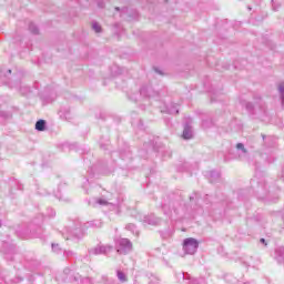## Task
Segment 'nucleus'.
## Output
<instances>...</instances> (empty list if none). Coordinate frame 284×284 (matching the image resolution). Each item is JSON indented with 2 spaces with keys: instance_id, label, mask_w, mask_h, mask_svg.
<instances>
[{
  "instance_id": "1",
  "label": "nucleus",
  "mask_w": 284,
  "mask_h": 284,
  "mask_svg": "<svg viewBox=\"0 0 284 284\" xmlns=\"http://www.w3.org/2000/svg\"><path fill=\"white\" fill-rule=\"evenodd\" d=\"M43 216L33 220L29 224L18 225L16 229V234L19 239H42L45 234V229H43Z\"/></svg>"
},
{
  "instance_id": "2",
  "label": "nucleus",
  "mask_w": 284,
  "mask_h": 284,
  "mask_svg": "<svg viewBox=\"0 0 284 284\" xmlns=\"http://www.w3.org/2000/svg\"><path fill=\"white\" fill-rule=\"evenodd\" d=\"M1 74H3V77H6L7 79H9V81L11 82H8V83H11V88H17V90H20L21 94L23 97H28L29 94L32 93V89L28 85H26L20 77L21 74H17V75H13L12 78H10V74H12V70L8 69L6 71H1Z\"/></svg>"
},
{
  "instance_id": "3",
  "label": "nucleus",
  "mask_w": 284,
  "mask_h": 284,
  "mask_svg": "<svg viewBox=\"0 0 284 284\" xmlns=\"http://www.w3.org/2000/svg\"><path fill=\"white\" fill-rule=\"evenodd\" d=\"M115 251L123 256L130 254V252H132V241L125 237L118 239L115 241Z\"/></svg>"
},
{
  "instance_id": "4",
  "label": "nucleus",
  "mask_w": 284,
  "mask_h": 284,
  "mask_svg": "<svg viewBox=\"0 0 284 284\" xmlns=\"http://www.w3.org/2000/svg\"><path fill=\"white\" fill-rule=\"evenodd\" d=\"M250 114H258V112H265V103L261 100V97L255 98V104L252 102H242Z\"/></svg>"
},
{
  "instance_id": "5",
  "label": "nucleus",
  "mask_w": 284,
  "mask_h": 284,
  "mask_svg": "<svg viewBox=\"0 0 284 284\" xmlns=\"http://www.w3.org/2000/svg\"><path fill=\"white\" fill-rule=\"evenodd\" d=\"M114 250V246L110 245V244H99L95 247L89 248V256H99L101 254H103L104 256H108L110 254V252H112Z\"/></svg>"
},
{
  "instance_id": "6",
  "label": "nucleus",
  "mask_w": 284,
  "mask_h": 284,
  "mask_svg": "<svg viewBox=\"0 0 284 284\" xmlns=\"http://www.w3.org/2000/svg\"><path fill=\"white\" fill-rule=\"evenodd\" d=\"M199 250V241L194 237H187L183 241V252L186 254H196Z\"/></svg>"
},
{
  "instance_id": "7",
  "label": "nucleus",
  "mask_w": 284,
  "mask_h": 284,
  "mask_svg": "<svg viewBox=\"0 0 284 284\" xmlns=\"http://www.w3.org/2000/svg\"><path fill=\"white\" fill-rule=\"evenodd\" d=\"M60 278L63 281H69V283L79 284V281H81V275L79 273H72V270L67 267L63 270Z\"/></svg>"
},
{
  "instance_id": "8",
  "label": "nucleus",
  "mask_w": 284,
  "mask_h": 284,
  "mask_svg": "<svg viewBox=\"0 0 284 284\" xmlns=\"http://www.w3.org/2000/svg\"><path fill=\"white\" fill-rule=\"evenodd\" d=\"M193 136H194V131L192 130V120L189 118L184 124L182 138L187 141L190 139H193Z\"/></svg>"
},
{
  "instance_id": "9",
  "label": "nucleus",
  "mask_w": 284,
  "mask_h": 284,
  "mask_svg": "<svg viewBox=\"0 0 284 284\" xmlns=\"http://www.w3.org/2000/svg\"><path fill=\"white\" fill-rule=\"evenodd\" d=\"M143 223L145 225H159L161 223V219L156 217L155 215H145L143 217Z\"/></svg>"
},
{
  "instance_id": "10",
  "label": "nucleus",
  "mask_w": 284,
  "mask_h": 284,
  "mask_svg": "<svg viewBox=\"0 0 284 284\" xmlns=\"http://www.w3.org/2000/svg\"><path fill=\"white\" fill-rule=\"evenodd\" d=\"M275 261L280 265H284V246L275 248Z\"/></svg>"
},
{
  "instance_id": "11",
  "label": "nucleus",
  "mask_w": 284,
  "mask_h": 284,
  "mask_svg": "<svg viewBox=\"0 0 284 284\" xmlns=\"http://www.w3.org/2000/svg\"><path fill=\"white\" fill-rule=\"evenodd\" d=\"M140 95L150 99L151 97H154V91H152L150 87H142L140 89Z\"/></svg>"
},
{
  "instance_id": "12",
  "label": "nucleus",
  "mask_w": 284,
  "mask_h": 284,
  "mask_svg": "<svg viewBox=\"0 0 284 284\" xmlns=\"http://www.w3.org/2000/svg\"><path fill=\"white\" fill-rule=\"evenodd\" d=\"M60 118L64 119L65 121H72V113L70 112L69 108H62L60 110Z\"/></svg>"
},
{
  "instance_id": "13",
  "label": "nucleus",
  "mask_w": 284,
  "mask_h": 284,
  "mask_svg": "<svg viewBox=\"0 0 284 284\" xmlns=\"http://www.w3.org/2000/svg\"><path fill=\"white\" fill-rule=\"evenodd\" d=\"M221 179V173L219 171H210L209 172V181L210 183H217Z\"/></svg>"
},
{
  "instance_id": "14",
  "label": "nucleus",
  "mask_w": 284,
  "mask_h": 284,
  "mask_svg": "<svg viewBox=\"0 0 284 284\" xmlns=\"http://www.w3.org/2000/svg\"><path fill=\"white\" fill-rule=\"evenodd\" d=\"M93 207H97V205H113L112 202H109L108 200L101 197V199H95L94 203H90Z\"/></svg>"
},
{
  "instance_id": "15",
  "label": "nucleus",
  "mask_w": 284,
  "mask_h": 284,
  "mask_svg": "<svg viewBox=\"0 0 284 284\" xmlns=\"http://www.w3.org/2000/svg\"><path fill=\"white\" fill-rule=\"evenodd\" d=\"M45 125H47L45 120H38V121L36 122V130H37L38 132H44Z\"/></svg>"
},
{
  "instance_id": "16",
  "label": "nucleus",
  "mask_w": 284,
  "mask_h": 284,
  "mask_svg": "<svg viewBox=\"0 0 284 284\" xmlns=\"http://www.w3.org/2000/svg\"><path fill=\"white\" fill-rule=\"evenodd\" d=\"M116 277L119 278L120 283H128V275L123 273V271L118 270L116 271Z\"/></svg>"
},
{
  "instance_id": "17",
  "label": "nucleus",
  "mask_w": 284,
  "mask_h": 284,
  "mask_svg": "<svg viewBox=\"0 0 284 284\" xmlns=\"http://www.w3.org/2000/svg\"><path fill=\"white\" fill-rule=\"evenodd\" d=\"M278 92H280L282 108H284V82L278 84Z\"/></svg>"
},
{
  "instance_id": "18",
  "label": "nucleus",
  "mask_w": 284,
  "mask_h": 284,
  "mask_svg": "<svg viewBox=\"0 0 284 284\" xmlns=\"http://www.w3.org/2000/svg\"><path fill=\"white\" fill-rule=\"evenodd\" d=\"M102 223L99 220L87 222L85 227H101Z\"/></svg>"
},
{
  "instance_id": "19",
  "label": "nucleus",
  "mask_w": 284,
  "mask_h": 284,
  "mask_svg": "<svg viewBox=\"0 0 284 284\" xmlns=\"http://www.w3.org/2000/svg\"><path fill=\"white\" fill-rule=\"evenodd\" d=\"M29 31L32 34H39V27H37V24H34L33 22L29 23Z\"/></svg>"
},
{
  "instance_id": "20",
  "label": "nucleus",
  "mask_w": 284,
  "mask_h": 284,
  "mask_svg": "<svg viewBox=\"0 0 284 284\" xmlns=\"http://www.w3.org/2000/svg\"><path fill=\"white\" fill-rule=\"evenodd\" d=\"M168 114H179V108L176 104H172L170 108H168Z\"/></svg>"
},
{
  "instance_id": "21",
  "label": "nucleus",
  "mask_w": 284,
  "mask_h": 284,
  "mask_svg": "<svg viewBox=\"0 0 284 284\" xmlns=\"http://www.w3.org/2000/svg\"><path fill=\"white\" fill-rule=\"evenodd\" d=\"M79 284H94V282L91 277H81L80 275Z\"/></svg>"
},
{
  "instance_id": "22",
  "label": "nucleus",
  "mask_w": 284,
  "mask_h": 284,
  "mask_svg": "<svg viewBox=\"0 0 284 284\" xmlns=\"http://www.w3.org/2000/svg\"><path fill=\"white\" fill-rule=\"evenodd\" d=\"M212 125H214V123L211 119L202 121V128H204V130H207V128H212Z\"/></svg>"
},
{
  "instance_id": "23",
  "label": "nucleus",
  "mask_w": 284,
  "mask_h": 284,
  "mask_svg": "<svg viewBox=\"0 0 284 284\" xmlns=\"http://www.w3.org/2000/svg\"><path fill=\"white\" fill-rule=\"evenodd\" d=\"M101 283L102 284H114V280L108 277L106 275H102Z\"/></svg>"
},
{
  "instance_id": "24",
  "label": "nucleus",
  "mask_w": 284,
  "mask_h": 284,
  "mask_svg": "<svg viewBox=\"0 0 284 284\" xmlns=\"http://www.w3.org/2000/svg\"><path fill=\"white\" fill-rule=\"evenodd\" d=\"M47 216L49 219H54L57 216V212L54 211V209L52 207L47 209Z\"/></svg>"
},
{
  "instance_id": "25",
  "label": "nucleus",
  "mask_w": 284,
  "mask_h": 284,
  "mask_svg": "<svg viewBox=\"0 0 284 284\" xmlns=\"http://www.w3.org/2000/svg\"><path fill=\"white\" fill-rule=\"evenodd\" d=\"M189 284H205V278H193L189 282Z\"/></svg>"
},
{
  "instance_id": "26",
  "label": "nucleus",
  "mask_w": 284,
  "mask_h": 284,
  "mask_svg": "<svg viewBox=\"0 0 284 284\" xmlns=\"http://www.w3.org/2000/svg\"><path fill=\"white\" fill-rule=\"evenodd\" d=\"M12 114L10 112L0 111V119H11Z\"/></svg>"
},
{
  "instance_id": "27",
  "label": "nucleus",
  "mask_w": 284,
  "mask_h": 284,
  "mask_svg": "<svg viewBox=\"0 0 284 284\" xmlns=\"http://www.w3.org/2000/svg\"><path fill=\"white\" fill-rule=\"evenodd\" d=\"M236 149L241 150L243 154H247V150L245 149V145L243 143H237Z\"/></svg>"
},
{
  "instance_id": "28",
  "label": "nucleus",
  "mask_w": 284,
  "mask_h": 284,
  "mask_svg": "<svg viewBox=\"0 0 284 284\" xmlns=\"http://www.w3.org/2000/svg\"><path fill=\"white\" fill-rule=\"evenodd\" d=\"M149 284H161V282H159V277L151 275Z\"/></svg>"
},
{
  "instance_id": "29",
  "label": "nucleus",
  "mask_w": 284,
  "mask_h": 284,
  "mask_svg": "<svg viewBox=\"0 0 284 284\" xmlns=\"http://www.w3.org/2000/svg\"><path fill=\"white\" fill-rule=\"evenodd\" d=\"M92 28H93L94 32H97V33L101 32V27L99 26V22H93Z\"/></svg>"
},
{
  "instance_id": "30",
  "label": "nucleus",
  "mask_w": 284,
  "mask_h": 284,
  "mask_svg": "<svg viewBox=\"0 0 284 284\" xmlns=\"http://www.w3.org/2000/svg\"><path fill=\"white\" fill-rule=\"evenodd\" d=\"M126 230H129V232H135V231H136V225H134V224H128V225H126Z\"/></svg>"
},
{
  "instance_id": "31",
  "label": "nucleus",
  "mask_w": 284,
  "mask_h": 284,
  "mask_svg": "<svg viewBox=\"0 0 284 284\" xmlns=\"http://www.w3.org/2000/svg\"><path fill=\"white\" fill-rule=\"evenodd\" d=\"M52 250L55 252V254H59V252H61V247L59 246V244H52Z\"/></svg>"
},
{
  "instance_id": "32",
  "label": "nucleus",
  "mask_w": 284,
  "mask_h": 284,
  "mask_svg": "<svg viewBox=\"0 0 284 284\" xmlns=\"http://www.w3.org/2000/svg\"><path fill=\"white\" fill-rule=\"evenodd\" d=\"M272 8H273V10L276 12V10H278V8H281V6L276 4V3L274 2V0H272Z\"/></svg>"
},
{
  "instance_id": "33",
  "label": "nucleus",
  "mask_w": 284,
  "mask_h": 284,
  "mask_svg": "<svg viewBox=\"0 0 284 284\" xmlns=\"http://www.w3.org/2000/svg\"><path fill=\"white\" fill-rule=\"evenodd\" d=\"M64 255H65L67 257H70V256H74V253H73L72 251H65V252H64Z\"/></svg>"
},
{
  "instance_id": "34",
  "label": "nucleus",
  "mask_w": 284,
  "mask_h": 284,
  "mask_svg": "<svg viewBox=\"0 0 284 284\" xmlns=\"http://www.w3.org/2000/svg\"><path fill=\"white\" fill-rule=\"evenodd\" d=\"M163 156H168L169 159L172 158V151H165Z\"/></svg>"
},
{
  "instance_id": "35",
  "label": "nucleus",
  "mask_w": 284,
  "mask_h": 284,
  "mask_svg": "<svg viewBox=\"0 0 284 284\" xmlns=\"http://www.w3.org/2000/svg\"><path fill=\"white\" fill-rule=\"evenodd\" d=\"M199 193H194L193 195L190 196V201H194L195 199H197Z\"/></svg>"
},
{
  "instance_id": "36",
  "label": "nucleus",
  "mask_w": 284,
  "mask_h": 284,
  "mask_svg": "<svg viewBox=\"0 0 284 284\" xmlns=\"http://www.w3.org/2000/svg\"><path fill=\"white\" fill-rule=\"evenodd\" d=\"M260 243H262V245L267 246V242L265 241V239H261V240H260Z\"/></svg>"
},
{
  "instance_id": "37",
  "label": "nucleus",
  "mask_w": 284,
  "mask_h": 284,
  "mask_svg": "<svg viewBox=\"0 0 284 284\" xmlns=\"http://www.w3.org/2000/svg\"><path fill=\"white\" fill-rule=\"evenodd\" d=\"M98 6H99V8H104V7H105V4L103 3V1H99V2H98Z\"/></svg>"
},
{
  "instance_id": "38",
  "label": "nucleus",
  "mask_w": 284,
  "mask_h": 284,
  "mask_svg": "<svg viewBox=\"0 0 284 284\" xmlns=\"http://www.w3.org/2000/svg\"><path fill=\"white\" fill-rule=\"evenodd\" d=\"M57 199H59V201H63V196L62 195H55Z\"/></svg>"
},
{
  "instance_id": "39",
  "label": "nucleus",
  "mask_w": 284,
  "mask_h": 284,
  "mask_svg": "<svg viewBox=\"0 0 284 284\" xmlns=\"http://www.w3.org/2000/svg\"><path fill=\"white\" fill-rule=\"evenodd\" d=\"M155 72H156L158 74H163V72H161V70H159V69H155Z\"/></svg>"
},
{
  "instance_id": "40",
  "label": "nucleus",
  "mask_w": 284,
  "mask_h": 284,
  "mask_svg": "<svg viewBox=\"0 0 284 284\" xmlns=\"http://www.w3.org/2000/svg\"><path fill=\"white\" fill-rule=\"evenodd\" d=\"M261 186H262V187H265V183H261Z\"/></svg>"
},
{
  "instance_id": "41",
  "label": "nucleus",
  "mask_w": 284,
  "mask_h": 284,
  "mask_svg": "<svg viewBox=\"0 0 284 284\" xmlns=\"http://www.w3.org/2000/svg\"><path fill=\"white\" fill-rule=\"evenodd\" d=\"M115 10L119 12V10H121V9L119 7H116Z\"/></svg>"
},
{
  "instance_id": "42",
  "label": "nucleus",
  "mask_w": 284,
  "mask_h": 284,
  "mask_svg": "<svg viewBox=\"0 0 284 284\" xmlns=\"http://www.w3.org/2000/svg\"><path fill=\"white\" fill-rule=\"evenodd\" d=\"M183 278H186V277H185V273H183Z\"/></svg>"
},
{
  "instance_id": "43",
  "label": "nucleus",
  "mask_w": 284,
  "mask_h": 284,
  "mask_svg": "<svg viewBox=\"0 0 284 284\" xmlns=\"http://www.w3.org/2000/svg\"><path fill=\"white\" fill-rule=\"evenodd\" d=\"M263 139H265V135H262Z\"/></svg>"
},
{
  "instance_id": "44",
  "label": "nucleus",
  "mask_w": 284,
  "mask_h": 284,
  "mask_svg": "<svg viewBox=\"0 0 284 284\" xmlns=\"http://www.w3.org/2000/svg\"><path fill=\"white\" fill-rule=\"evenodd\" d=\"M0 227H1V221H0Z\"/></svg>"
}]
</instances>
